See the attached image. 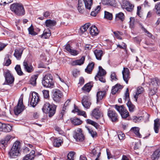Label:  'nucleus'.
<instances>
[{
    "label": "nucleus",
    "instance_id": "7",
    "mask_svg": "<svg viewBox=\"0 0 160 160\" xmlns=\"http://www.w3.org/2000/svg\"><path fill=\"white\" fill-rule=\"evenodd\" d=\"M62 97V92L58 89H55L53 90V99L55 102H59Z\"/></svg>",
    "mask_w": 160,
    "mask_h": 160
},
{
    "label": "nucleus",
    "instance_id": "25",
    "mask_svg": "<svg viewBox=\"0 0 160 160\" xmlns=\"http://www.w3.org/2000/svg\"><path fill=\"white\" fill-rule=\"evenodd\" d=\"M45 24L47 27L51 28L56 24V22L54 20L48 19L46 21Z\"/></svg>",
    "mask_w": 160,
    "mask_h": 160
},
{
    "label": "nucleus",
    "instance_id": "45",
    "mask_svg": "<svg viewBox=\"0 0 160 160\" xmlns=\"http://www.w3.org/2000/svg\"><path fill=\"white\" fill-rule=\"evenodd\" d=\"M85 127L88 131L89 133L93 138L96 137L97 136V133L96 131H94L91 129L90 128L86 126Z\"/></svg>",
    "mask_w": 160,
    "mask_h": 160
},
{
    "label": "nucleus",
    "instance_id": "42",
    "mask_svg": "<svg viewBox=\"0 0 160 160\" xmlns=\"http://www.w3.org/2000/svg\"><path fill=\"white\" fill-rule=\"evenodd\" d=\"M12 129L11 126L8 124H5L4 126L2 132H10Z\"/></svg>",
    "mask_w": 160,
    "mask_h": 160
},
{
    "label": "nucleus",
    "instance_id": "8",
    "mask_svg": "<svg viewBox=\"0 0 160 160\" xmlns=\"http://www.w3.org/2000/svg\"><path fill=\"white\" fill-rule=\"evenodd\" d=\"M121 6L123 9H126L128 12H132L133 10L134 7V5L126 0H124L122 1Z\"/></svg>",
    "mask_w": 160,
    "mask_h": 160
},
{
    "label": "nucleus",
    "instance_id": "61",
    "mask_svg": "<svg viewBox=\"0 0 160 160\" xmlns=\"http://www.w3.org/2000/svg\"><path fill=\"white\" fill-rule=\"evenodd\" d=\"M8 142L5 141L4 139L1 140L0 141V145H2L4 147H6L7 145Z\"/></svg>",
    "mask_w": 160,
    "mask_h": 160
},
{
    "label": "nucleus",
    "instance_id": "55",
    "mask_svg": "<svg viewBox=\"0 0 160 160\" xmlns=\"http://www.w3.org/2000/svg\"><path fill=\"white\" fill-rule=\"evenodd\" d=\"M42 92L44 98L47 99L49 97V92L48 90H44L42 91Z\"/></svg>",
    "mask_w": 160,
    "mask_h": 160
},
{
    "label": "nucleus",
    "instance_id": "11",
    "mask_svg": "<svg viewBox=\"0 0 160 160\" xmlns=\"http://www.w3.org/2000/svg\"><path fill=\"white\" fill-rule=\"evenodd\" d=\"M123 78L124 81L127 84H128V80L130 78V72L129 70L127 68H124L122 71Z\"/></svg>",
    "mask_w": 160,
    "mask_h": 160
},
{
    "label": "nucleus",
    "instance_id": "28",
    "mask_svg": "<svg viewBox=\"0 0 160 160\" xmlns=\"http://www.w3.org/2000/svg\"><path fill=\"white\" fill-rule=\"evenodd\" d=\"M143 88L141 87H138L137 88L135 94L134 96V98L135 99V101L137 102V98H138V96L143 92H144Z\"/></svg>",
    "mask_w": 160,
    "mask_h": 160
},
{
    "label": "nucleus",
    "instance_id": "53",
    "mask_svg": "<svg viewBox=\"0 0 160 160\" xmlns=\"http://www.w3.org/2000/svg\"><path fill=\"white\" fill-rule=\"evenodd\" d=\"M127 104L129 108V110H133L134 109L135 106L130 101H128L127 103Z\"/></svg>",
    "mask_w": 160,
    "mask_h": 160
},
{
    "label": "nucleus",
    "instance_id": "37",
    "mask_svg": "<svg viewBox=\"0 0 160 160\" xmlns=\"http://www.w3.org/2000/svg\"><path fill=\"white\" fill-rule=\"evenodd\" d=\"M63 141L62 140L56 138L54 139L53 141V144L55 147H58L61 145Z\"/></svg>",
    "mask_w": 160,
    "mask_h": 160
},
{
    "label": "nucleus",
    "instance_id": "3",
    "mask_svg": "<svg viewBox=\"0 0 160 160\" xmlns=\"http://www.w3.org/2000/svg\"><path fill=\"white\" fill-rule=\"evenodd\" d=\"M20 142L19 141H16L9 152V157L12 158H16L19 154V150L20 148Z\"/></svg>",
    "mask_w": 160,
    "mask_h": 160
},
{
    "label": "nucleus",
    "instance_id": "27",
    "mask_svg": "<svg viewBox=\"0 0 160 160\" xmlns=\"http://www.w3.org/2000/svg\"><path fill=\"white\" fill-rule=\"evenodd\" d=\"M160 126V122L159 119L157 118L154 120V129L155 132L156 133H158V130Z\"/></svg>",
    "mask_w": 160,
    "mask_h": 160
},
{
    "label": "nucleus",
    "instance_id": "64",
    "mask_svg": "<svg viewBox=\"0 0 160 160\" xmlns=\"http://www.w3.org/2000/svg\"><path fill=\"white\" fill-rule=\"evenodd\" d=\"M115 108L117 110H124V106L123 105L119 106L118 105H116L115 106Z\"/></svg>",
    "mask_w": 160,
    "mask_h": 160
},
{
    "label": "nucleus",
    "instance_id": "41",
    "mask_svg": "<svg viewBox=\"0 0 160 160\" xmlns=\"http://www.w3.org/2000/svg\"><path fill=\"white\" fill-rule=\"evenodd\" d=\"M120 114L122 118H125L129 115V112L128 111H118Z\"/></svg>",
    "mask_w": 160,
    "mask_h": 160
},
{
    "label": "nucleus",
    "instance_id": "10",
    "mask_svg": "<svg viewBox=\"0 0 160 160\" xmlns=\"http://www.w3.org/2000/svg\"><path fill=\"white\" fill-rule=\"evenodd\" d=\"M32 98L30 102V105L32 107H34L38 103L39 99L38 93L34 92L32 94Z\"/></svg>",
    "mask_w": 160,
    "mask_h": 160
},
{
    "label": "nucleus",
    "instance_id": "5",
    "mask_svg": "<svg viewBox=\"0 0 160 160\" xmlns=\"http://www.w3.org/2000/svg\"><path fill=\"white\" fill-rule=\"evenodd\" d=\"M99 71L97 75L95 77V79L97 81L104 83L106 82L105 76L106 74V71L104 70L101 66L99 67Z\"/></svg>",
    "mask_w": 160,
    "mask_h": 160
},
{
    "label": "nucleus",
    "instance_id": "43",
    "mask_svg": "<svg viewBox=\"0 0 160 160\" xmlns=\"http://www.w3.org/2000/svg\"><path fill=\"white\" fill-rule=\"evenodd\" d=\"M116 18L118 20L119 19L122 21L124 19V14L120 12L116 15Z\"/></svg>",
    "mask_w": 160,
    "mask_h": 160
},
{
    "label": "nucleus",
    "instance_id": "54",
    "mask_svg": "<svg viewBox=\"0 0 160 160\" xmlns=\"http://www.w3.org/2000/svg\"><path fill=\"white\" fill-rule=\"evenodd\" d=\"M29 34L33 35H35L37 34V33L34 31V29L31 26L28 28Z\"/></svg>",
    "mask_w": 160,
    "mask_h": 160
},
{
    "label": "nucleus",
    "instance_id": "17",
    "mask_svg": "<svg viewBox=\"0 0 160 160\" xmlns=\"http://www.w3.org/2000/svg\"><path fill=\"white\" fill-rule=\"evenodd\" d=\"M106 92L105 90L99 91L97 94V102H98L102 99L105 96Z\"/></svg>",
    "mask_w": 160,
    "mask_h": 160
},
{
    "label": "nucleus",
    "instance_id": "60",
    "mask_svg": "<svg viewBox=\"0 0 160 160\" xmlns=\"http://www.w3.org/2000/svg\"><path fill=\"white\" fill-rule=\"evenodd\" d=\"M116 76L114 72H112L111 75V78L112 80H116L117 79L116 78Z\"/></svg>",
    "mask_w": 160,
    "mask_h": 160
},
{
    "label": "nucleus",
    "instance_id": "63",
    "mask_svg": "<svg viewBox=\"0 0 160 160\" xmlns=\"http://www.w3.org/2000/svg\"><path fill=\"white\" fill-rule=\"evenodd\" d=\"M64 48L69 52L71 50L70 46L69 44H67L64 46Z\"/></svg>",
    "mask_w": 160,
    "mask_h": 160
},
{
    "label": "nucleus",
    "instance_id": "18",
    "mask_svg": "<svg viewBox=\"0 0 160 160\" xmlns=\"http://www.w3.org/2000/svg\"><path fill=\"white\" fill-rule=\"evenodd\" d=\"M35 156V151L32 150L30 152L29 154L26 155L22 160H33Z\"/></svg>",
    "mask_w": 160,
    "mask_h": 160
},
{
    "label": "nucleus",
    "instance_id": "52",
    "mask_svg": "<svg viewBox=\"0 0 160 160\" xmlns=\"http://www.w3.org/2000/svg\"><path fill=\"white\" fill-rule=\"evenodd\" d=\"M155 9L157 14L160 15V2L157 3L155 6Z\"/></svg>",
    "mask_w": 160,
    "mask_h": 160
},
{
    "label": "nucleus",
    "instance_id": "47",
    "mask_svg": "<svg viewBox=\"0 0 160 160\" xmlns=\"http://www.w3.org/2000/svg\"><path fill=\"white\" fill-rule=\"evenodd\" d=\"M72 112L74 113L77 112V115L79 116H82L86 118L87 115L86 112L82 111H72Z\"/></svg>",
    "mask_w": 160,
    "mask_h": 160
},
{
    "label": "nucleus",
    "instance_id": "48",
    "mask_svg": "<svg viewBox=\"0 0 160 160\" xmlns=\"http://www.w3.org/2000/svg\"><path fill=\"white\" fill-rule=\"evenodd\" d=\"M104 18L109 20H111L112 18V15L111 13L107 12H104Z\"/></svg>",
    "mask_w": 160,
    "mask_h": 160
},
{
    "label": "nucleus",
    "instance_id": "35",
    "mask_svg": "<svg viewBox=\"0 0 160 160\" xmlns=\"http://www.w3.org/2000/svg\"><path fill=\"white\" fill-rule=\"evenodd\" d=\"M38 78L37 75H34L32 76L30 78L29 82L30 84L33 86H35L36 84V80Z\"/></svg>",
    "mask_w": 160,
    "mask_h": 160
},
{
    "label": "nucleus",
    "instance_id": "39",
    "mask_svg": "<svg viewBox=\"0 0 160 160\" xmlns=\"http://www.w3.org/2000/svg\"><path fill=\"white\" fill-rule=\"evenodd\" d=\"M10 56L9 55H7L4 59V65L8 66L11 63V60L9 58Z\"/></svg>",
    "mask_w": 160,
    "mask_h": 160
},
{
    "label": "nucleus",
    "instance_id": "1",
    "mask_svg": "<svg viewBox=\"0 0 160 160\" xmlns=\"http://www.w3.org/2000/svg\"><path fill=\"white\" fill-rule=\"evenodd\" d=\"M11 11L17 16H22L25 14V10L23 5L21 3H14L11 6Z\"/></svg>",
    "mask_w": 160,
    "mask_h": 160
},
{
    "label": "nucleus",
    "instance_id": "12",
    "mask_svg": "<svg viewBox=\"0 0 160 160\" xmlns=\"http://www.w3.org/2000/svg\"><path fill=\"white\" fill-rule=\"evenodd\" d=\"M23 65L25 70L28 72L30 73L33 71V67L31 64H29L27 61L25 60L23 63Z\"/></svg>",
    "mask_w": 160,
    "mask_h": 160
},
{
    "label": "nucleus",
    "instance_id": "46",
    "mask_svg": "<svg viewBox=\"0 0 160 160\" xmlns=\"http://www.w3.org/2000/svg\"><path fill=\"white\" fill-rule=\"evenodd\" d=\"M101 9V7L100 6H97V8L95 9L94 11L91 12V16L95 17L96 16L97 14L99 12Z\"/></svg>",
    "mask_w": 160,
    "mask_h": 160
},
{
    "label": "nucleus",
    "instance_id": "23",
    "mask_svg": "<svg viewBox=\"0 0 160 160\" xmlns=\"http://www.w3.org/2000/svg\"><path fill=\"white\" fill-rule=\"evenodd\" d=\"M23 51V49L22 48L15 49L14 55L17 59L19 60L21 58Z\"/></svg>",
    "mask_w": 160,
    "mask_h": 160
},
{
    "label": "nucleus",
    "instance_id": "33",
    "mask_svg": "<svg viewBox=\"0 0 160 160\" xmlns=\"http://www.w3.org/2000/svg\"><path fill=\"white\" fill-rule=\"evenodd\" d=\"M86 122L87 123L93 126L96 129H97L99 126L98 124L90 119H87L86 120Z\"/></svg>",
    "mask_w": 160,
    "mask_h": 160
},
{
    "label": "nucleus",
    "instance_id": "36",
    "mask_svg": "<svg viewBox=\"0 0 160 160\" xmlns=\"http://www.w3.org/2000/svg\"><path fill=\"white\" fill-rule=\"evenodd\" d=\"M71 99H68L65 102L63 106V109H71Z\"/></svg>",
    "mask_w": 160,
    "mask_h": 160
},
{
    "label": "nucleus",
    "instance_id": "38",
    "mask_svg": "<svg viewBox=\"0 0 160 160\" xmlns=\"http://www.w3.org/2000/svg\"><path fill=\"white\" fill-rule=\"evenodd\" d=\"M132 130L135 134L139 138H141V135L139 133V128L138 127H133L132 128Z\"/></svg>",
    "mask_w": 160,
    "mask_h": 160
},
{
    "label": "nucleus",
    "instance_id": "15",
    "mask_svg": "<svg viewBox=\"0 0 160 160\" xmlns=\"http://www.w3.org/2000/svg\"><path fill=\"white\" fill-rule=\"evenodd\" d=\"M82 103L83 106L86 109H88L90 107L91 102L87 96H84L82 99Z\"/></svg>",
    "mask_w": 160,
    "mask_h": 160
},
{
    "label": "nucleus",
    "instance_id": "21",
    "mask_svg": "<svg viewBox=\"0 0 160 160\" xmlns=\"http://www.w3.org/2000/svg\"><path fill=\"white\" fill-rule=\"evenodd\" d=\"M152 160H158L160 158V148H158L154 151L151 156Z\"/></svg>",
    "mask_w": 160,
    "mask_h": 160
},
{
    "label": "nucleus",
    "instance_id": "59",
    "mask_svg": "<svg viewBox=\"0 0 160 160\" xmlns=\"http://www.w3.org/2000/svg\"><path fill=\"white\" fill-rule=\"evenodd\" d=\"M69 53L73 55H76L79 53V52L76 50L72 49L69 52Z\"/></svg>",
    "mask_w": 160,
    "mask_h": 160
},
{
    "label": "nucleus",
    "instance_id": "56",
    "mask_svg": "<svg viewBox=\"0 0 160 160\" xmlns=\"http://www.w3.org/2000/svg\"><path fill=\"white\" fill-rule=\"evenodd\" d=\"M55 111H43V112L46 113H48L50 117H52L55 113Z\"/></svg>",
    "mask_w": 160,
    "mask_h": 160
},
{
    "label": "nucleus",
    "instance_id": "22",
    "mask_svg": "<svg viewBox=\"0 0 160 160\" xmlns=\"http://www.w3.org/2000/svg\"><path fill=\"white\" fill-rule=\"evenodd\" d=\"M122 86L121 85L119 84H117L112 87L111 93L112 94L114 95L119 90L122 89Z\"/></svg>",
    "mask_w": 160,
    "mask_h": 160
},
{
    "label": "nucleus",
    "instance_id": "57",
    "mask_svg": "<svg viewBox=\"0 0 160 160\" xmlns=\"http://www.w3.org/2000/svg\"><path fill=\"white\" fill-rule=\"evenodd\" d=\"M129 90L128 88L126 89V92L125 94V101H127L128 102L129 101Z\"/></svg>",
    "mask_w": 160,
    "mask_h": 160
},
{
    "label": "nucleus",
    "instance_id": "29",
    "mask_svg": "<svg viewBox=\"0 0 160 160\" xmlns=\"http://www.w3.org/2000/svg\"><path fill=\"white\" fill-rule=\"evenodd\" d=\"M72 123L74 125H79L82 123V121L79 118L74 117L71 119Z\"/></svg>",
    "mask_w": 160,
    "mask_h": 160
},
{
    "label": "nucleus",
    "instance_id": "31",
    "mask_svg": "<svg viewBox=\"0 0 160 160\" xmlns=\"http://www.w3.org/2000/svg\"><path fill=\"white\" fill-rule=\"evenodd\" d=\"M86 9L90 10L92 4V0H83Z\"/></svg>",
    "mask_w": 160,
    "mask_h": 160
},
{
    "label": "nucleus",
    "instance_id": "40",
    "mask_svg": "<svg viewBox=\"0 0 160 160\" xmlns=\"http://www.w3.org/2000/svg\"><path fill=\"white\" fill-rule=\"evenodd\" d=\"M90 23H87L85 24L83 26L81 27L80 28V32L83 33L86 31L88 27L90 26Z\"/></svg>",
    "mask_w": 160,
    "mask_h": 160
},
{
    "label": "nucleus",
    "instance_id": "44",
    "mask_svg": "<svg viewBox=\"0 0 160 160\" xmlns=\"http://www.w3.org/2000/svg\"><path fill=\"white\" fill-rule=\"evenodd\" d=\"M15 69L18 75L20 76L23 75V73L22 71L20 65H16L15 67Z\"/></svg>",
    "mask_w": 160,
    "mask_h": 160
},
{
    "label": "nucleus",
    "instance_id": "58",
    "mask_svg": "<svg viewBox=\"0 0 160 160\" xmlns=\"http://www.w3.org/2000/svg\"><path fill=\"white\" fill-rule=\"evenodd\" d=\"M22 111H9V112L10 114L13 112L15 115L17 116L19 114L21 113Z\"/></svg>",
    "mask_w": 160,
    "mask_h": 160
},
{
    "label": "nucleus",
    "instance_id": "6",
    "mask_svg": "<svg viewBox=\"0 0 160 160\" xmlns=\"http://www.w3.org/2000/svg\"><path fill=\"white\" fill-rule=\"evenodd\" d=\"M73 137L77 142H82L84 139V137L81 128H78L75 131Z\"/></svg>",
    "mask_w": 160,
    "mask_h": 160
},
{
    "label": "nucleus",
    "instance_id": "14",
    "mask_svg": "<svg viewBox=\"0 0 160 160\" xmlns=\"http://www.w3.org/2000/svg\"><path fill=\"white\" fill-rule=\"evenodd\" d=\"M26 109L25 106L23 103V98L21 97L18 101V103L14 110H24Z\"/></svg>",
    "mask_w": 160,
    "mask_h": 160
},
{
    "label": "nucleus",
    "instance_id": "16",
    "mask_svg": "<svg viewBox=\"0 0 160 160\" xmlns=\"http://www.w3.org/2000/svg\"><path fill=\"white\" fill-rule=\"evenodd\" d=\"M94 53L96 59L99 60L102 59V58L104 54L103 51L100 49H96L94 51Z\"/></svg>",
    "mask_w": 160,
    "mask_h": 160
},
{
    "label": "nucleus",
    "instance_id": "24",
    "mask_svg": "<svg viewBox=\"0 0 160 160\" xmlns=\"http://www.w3.org/2000/svg\"><path fill=\"white\" fill-rule=\"evenodd\" d=\"M85 59V57L83 56L80 59L73 61L71 64L73 66L81 65L84 63Z\"/></svg>",
    "mask_w": 160,
    "mask_h": 160
},
{
    "label": "nucleus",
    "instance_id": "32",
    "mask_svg": "<svg viewBox=\"0 0 160 160\" xmlns=\"http://www.w3.org/2000/svg\"><path fill=\"white\" fill-rule=\"evenodd\" d=\"M94 64L93 62L89 63L85 69V72L88 73H91L94 68Z\"/></svg>",
    "mask_w": 160,
    "mask_h": 160
},
{
    "label": "nucleus",
    "instance_id": "50",
    "mask_svg": "<svg viewBox=\"0 0 160 160\" xmlns=\"http://www.w3.org/2000/svg\"><path fill=\"white\" fill-rule=\"evenodd\" d=\"M51 35V32L49 30H48V31H44L43 34L42 35V37H43L45 38H48Z\"/></svg>",
    "mask_w": 160,
    "mask_h": 160
},
{
    "label": "nucleus",
    "instance_id": "49",
    "mask_svg": "<svg viewBox=\"0 0 160 160\" xmlns=\"http://www.w3.org/2000/svg\"><path fill=\"white\" fill-rule=\"evenodd\" d=\"M75 153L73 151L69 152L67 155V160H74V156Z\"/></svg>",
    "mask_w": 160,
    "mask_h": 160
},
{
    "label": "nucleus",
    "instance_id": "19",
    "mask_svg": "<svg viewBox=\"0 0 160 160\" xmlns=\"http://www.w3.org/2000/svg\"><path fill=\"white\" fill-rule=\"evenodd\" d=\"M108 115L112 122L116 121L118 119L117 114L115 111H108Z\"/></svg>",
    "mask_w": 160,
    "mask_h": 160
},
{
    "label": "nucleus",
    "instance_id": "20",
    "mask_svg": "<svg viewBox=\"0 0 160 160\" xmlns=\"http://www.w3.org/2000/svg\"><path fill=\"white\" fill-rule=\"evenodd\" d=\"M91 115L97 119H98L103 116L102 113L100 111H92Z\"/></svg>",
    "mask_w": 160,
    "mask_h": 160
},
{
    "label": "nucleus",
    "instance_id": "2",
    "mask_svg": "<svg viewBox=\"0 0 160 160\" xmlns=\"http://www.w3.org/2000/svg\"><path fill=\"white\" fill-rule=\"evenodd\" d=\"M42 83L44 87L50 88H53L54 85V82L52 75L49 73L46 74L42 79Z\"/></svg>",
    "mask_w": 160,
    "mask_h": 160
},
{
    "label": "nucleus",
    "instance_id": "4",
    "mask_svg": "<svg viewBox=\"0 0 160 160\" xmlns=\"http://www.w3.org/2000/svg\"><path fill=\"white\" fill-rule=\"evenodd\" d=\"M158 84L156 80H152L149 84V88L150 90L149 93V95L150 97L154 96L155 99H157L158 96L156 94V91L157 89Z\"/></svg>",
    "mask_w": 160,
    "mask_h": 160
},
{
    "label": "nucleus",
    "instance_id": "26",
    "mask_svg": "<svg viewBox=\"0 0 160 160\" xmlns=\"http://www.w3.org/2000/svg\"><path fill=\"white\" fill-rule=\"evenodd\" d=\"M90 33L92 36H96L99 33L98 30L95 26H92L90 27Z\"/></svg>",
    "mask_w": 160,
    "mask_h": 160
},
{
    "label": "nucleus",
    "instance_id": "51",
    "mask_svg": "<svg viewBox=\"0 0 160 160\" xmlns=\"http://www.w3.org/2000/svg\"><path fill=\"white\" fill-rule=\"evenodd\" d=\"M129 23V25L130 28H132L134 27L135 24V19L134 18H130Z\"/></svg>",
    "mask_w": 160,
    "mask_h": 160
},
{
    "label": "nucleus",
    "instance_id": "34",
    "mask_svg": "<svg viewBox=\"0 0 160 160\" xmlns=\"http://www.w3.org/2000/svg\"><path fill=\"white\" fill-rule=\"evenodd\" d=\"M102 2L103 4L112 6L115 3V0H102Z\"/></svg>",
    "mask_w": 160,
    "mask_h": 160
},
{
    "label": "nucleus",
    "instance_id": "62",
    "mask_svg": "<svg viewBox=\"0 0 160 160\" xmlns=\"http://www.w3.org/2000/svg\"><path fill=\"white\" fill-rule=\"evenodd\" d=\"M73 76L76 78L79 74V71L77 70H74L73 71Z\"/></svg>",
    "mask_w": 160,
    "mask_h": 160
},
{
    "label": "nucleus",
    "instance_id": "13",
    "mask_svg": "<svg viewBox=\"0 0 160 160\" xmlns=\"http://www.w3.org/2000/svg\"><path fill=\"white\" fill-rule=\"evenodd\" d=\"M57 106L54 104H50L48 102H46L43 105L42 110H56Z\"/></svg>",
    "mask_w": 160,
    "mask_h": 160
},
{
    "label": "nucleus",
    "instance_id": "30",
    "mask_svg": "<svg viewBox=\"0 0 160 160\" xmlns=\"http://www.w3.org/2000/svg\"><path fill=\"white\" fill-rule=\"evenodd\" d=\"M92 86L91 83H88L84 85L82 89L84 92H89L91 90Z\"/></svg>",
    "mask_w": 160,
    "mask_h": 160
},
{
    "label": "nucleus",
    "instance_id": "9",
    "mask_svg": "<svg viewBox=\"0 0 160 160\" xmlns=\"http://www.w3.org/2000/svg\"><path fill=\"white\" fill-rule=\"evenodd\" d=\"M4 74L6 82L8 84H11L13 83L14 80V78L12 75L11 74L9 71L7 70L5 72Z\"/></svg>",
    "mask_w": 160,
    "mask_h": 160
}]
</instances>
